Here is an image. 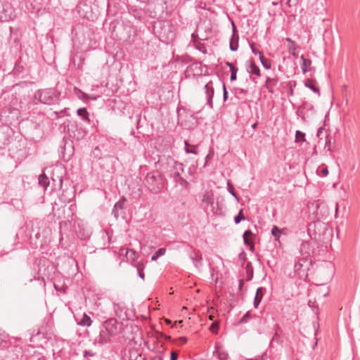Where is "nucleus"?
I'll use <instances>...</instances> for the list:
<instances>
[{
  "mask_svg": "<svg viewBox=\"0 0 360 360\" xmlns=\"http://www.w3.org/2000/svg\"><path fill=\"white\" fill-rule=\"evenodd\" d=\"M162 169L169 176L176 184H179L184 188H188L190 184L184 178L181 176V174L184 172V164L175 160L171 156H167L161 161Z\"/></svg>",
  "mask_w": 360,
  "mask_h": 360,
  "instance_id": "nucleus-1",
  "label": "nucleus"
},
{
  "mask_svg": "<svg viewBox=\"0 0 360 360\" xmlns=\"http://www.w3.org/2000/svg\"><path fill=\"white\" fill-rule=\"evenodd\" d=\"M60 96V93L53 88L37 90L32 98L34 104L53 105L56 103Z\"/></svg>",
  "mask_w": 360,
  "mask_h": 360,
  "instance_id": "nucleus-2",
  "label": "nucleus"
},
{
  "mask_svg": "<svg viewBox=\"0 0 360 360\" xmlns=\"http://www.w3.org/2000/svg\"><path fill=\"white\" fill-rule=\"evenodd\" d=\"M166 181L163 174L158 172H148L145 177V184L148 189L154 194L160 193Z\"/></svg>",
  "mask_w": 360,
  "mask_h": 360,
  "instance_id": "nucleus-3",
  "label": "nucleus"
},
{
  "mask_svg": "<svg viewBox=\"0 0 360 360\" xmlns=\"http://www.w3.org/2000/svg\"><path fill=\"white\" fill-rule=\"evenodd\" d=\"M311 266L312 260L307 257V256L297 257L294 264L295 272L300 278H307L308 271Z\"/></svg>",
  "mask_w": 360,
  "mask_h": 360,
  "instance_id": "nucleus-4",
  "label": "nucleus"
},
{
  "mask_svg": "<svg viewBox=\"0 0 360 360\" xmlns=\"http://www.w3.org/2000/svg\"><path fill=\"white\" fill-rule=\"evenodd\" d=\"M59 152L63 160L68 162L75 153L73 141L70 138L64 136L59 146Z\"/></svg>",
  "mask_w": 360,
  "mask_h": 360,
  "instance_id": "nucleus-5",
  "label": "nucleus"
},
{
  "mask_svg": "<svg viewBox=\"0 0 360 360\" xmlns=\"http://www.w3.org/2000/svg\"><path fill=\"white\" fill-rule=\"evenodd\" d=\"M15 11L7 1H0V21L8 22L15 18Z\"/></svg>",
  "mask_w": 360,
  "mask_h": 360,
  "instance_id": "nucleus-6",
  "label": "nucleus"
},
{
  "mask_svg": "<svg viewBox=\"0 0 360 360\" xmlns=\"http://www.w3.org/2000/svg\"><path fill=\"white\" fill-rule=\"evenodd\" d=\"M102 326L108 331L110 335L113 336L120 334L123 329L122 323H119L115 318H110L105 321L102 323Z\"/></svg>",
  "mask_w": 360,
  "mask_h": 360,
  "instance_id": "nucleus-7",
  "label": "nucleus"
},
{
  "mask_svg": "<svg viewBox=\"0 0 360 360\" xmlns=\"http://www.w3.org/2000/svg\"><path fill=\"white\" fill-rule=\"evenodd\" d=\"M67 128L69 136L76 139L77 140H80L85 135L84 131H83L82 128H78L75 122H69V124L67 125Z\"/></svg>",
  "mask_w": 360,
  "mask_h": 360,
  "instance_id": "nucleus-8",
  "label": "nucleus"
},
{
  "mask_svg": "<svg viewBox=\"0 0 360 360\" xmlns=\"http://www.w3.org/2000/svg\"><path fill=\"white\" fill-rule=\"evenodd\" d=\"M203 72L202 64L200 62H194L189 65L186 71L185 75L186 77H188L191 75L200 76L202 75Z\"/></svg>",
  "mask_w": 360,
  "mask_h": 360,
  "instance_id": "nucleus-9",
  "label": "nucleus"
},
{
  "mask_svg": "<svg viewBox=\"0 0 360 360\" xmlns=\"http://www.w3.org/2000/svg\"><path fill=\"white\" fill-rule=\"evenodd\" d=\"M274 334L273 338H271L270 345L274 347V345L276 343L278 345H282L283 342V330L280 327L278 324H276L274 326Z\"/></svg>",
  "mask_w": 360,
  "mask_h": 360,
  "instance_id": "nucleus-10",
  "label": "nucleus"
},
{
  "mask_svg": "<svg viewBox=\"0 0 360 360\" xmlns=\"http://www.w3.org/2000/svg\"><path fill=\"white\" fill-rule=\"evenodd\" d=\"M205 93L206 94L207 105L210 108H213V97L214 94V89L212 81L207 82L204 86Z\"/></svg>",
  "mask_w": 360,
  "mask_h": 360,
  "instance_id": "nucleus-11",
  "label": "nucleus"
},
{
  "mask_svg": "<svg viewBox=\"0 0 360 360\" xmlns=\"http://www.w3.org/2000/svg\"><path fill=\"white\" fill-rule=\"evenodd\" d=\"M113 335H110L108 330L102 326L100 330L98 336L96 338V342L101 345H105L110 342L111 337Z\"/></svg>",
  "mask_w": 360,
  "mask_h": 360,
  "instance_id": "nucleus-12",
  "label": "nucleus"
},
{
  "mask_svg": "<svg viewBox=\"0 0 360 360\" xmlns=\"http://www.w3.org/2000/svg\"><path fill=\"white\" fill-rule=\"evenodd\" d=\"M232 27H233V35L230 39V50L231 51H236L238 49V35L237 34V30L234 22L232 21Z\"/></svg>",
  "mask_w": 360,
  "mask_h": 360,
  "instance_id": "nucleus-13",
  "label": "nucleus"
},
{
  "mask_svg": "<svg viewBox=\"0 0 360 360\" xmlns=\"http://www.w3.org/2000/svg\"><path fill=\"white\" fill-rule=\"evenodd\" d=\"M247 63L246 70L250 75H256L257 77L261 76L260 69L254 60H249Z\"/></svg>",
  "mask_w": 360,
  "mask_h": 360,
  "instance_id": "nucleus-14",
  "label": "nucleus"
},
{
  "mask_svg": "<svg viewBox=\"0 0 360 360\" xmlns=\"http://www.w3.org/2000/svg\"><path fill=\"white\" fill-rule=\"evenodd\" d=\"M278 82V79L277 77L271 78L270 77H266L264 87L266 89L270 94H274V87L277 85Z\"/></svg>",
  "mask_w": 360,
  "mask_h": 360,
  "instance_id": "nucleus-15",
  "label": "nucleus"
},
{
  "mask_svg": "<svg viewBox=\"0 0 360 360\" xmlns=\"http://www.w3.org/2000/svg\"><path fill=\"white\" fill-rule=\"evenodd\" d=\"M190 259L192 260L194 266L197 269H200L202 266V255L198 252H192L189 256Z\"/></svg>",
  "mask_w": 360,
  "mask_h": 360,
  "instance_id": "nucleus-16",
  "label": "nucleus"
},
{
  "mask_svg": "<svg viewBox=\"0 0 360 360\" xmlns=\"http://www.w3.org/2000/svg\"><path fill=\"white\" fill-rule=\"evenodd\" d=\"M266 292V288L263 287H259L257 289L256 295L254 299V307L257 308L259 304H260L262 297Z\"/></svg>",
  "mask_w": 360,
  "mask_h": 360,
  "instance_id": "nucleus-17",
  "label": "nucleus"
},
{
  "mask_svg": "<svg viewBox=\"0 0 360 360\" xmlns=\"http://www.w3.org/2000/svg\"><path fill=\"white\" fill-rule=\"evenodd\" d=\"M304 86L309 89H311L313 92L317 94L319 96H320V90L319 86L316 85V82L313 79H307L304 82Z\"/></svg>",
  "mask_w": 360,
  "mask_h": 360,
  "instance_id": "nucleus-18",
  "label": "nucleus"
},
{
  "mask_svg": "<svg viewBox=\"0 0 360 360\" xmlns=\"http://www.w3.org/2000/svg\"><path fill=\"white\" fill-rule=\"evenodd\" d=\"M300 59L302 60L301 68L302 72L305 74L311 70V60L310 59L306 58L303 55L300 56Z\"/></svg>",
  "mask_w": 360,
  "mask_h": 360,
  "instance_id": "nucleus-19",
  "label": "nucleus"
},
{
  "mask_svg": "<svg viewBox=\"0 0 360 360\" xmlns=\"http://www.w3.org/2000/svg\"><path fill=\"white\" fill-rule=\"evenodd\" d=\"M126 201V198L124 197H122L118 202H117L112 209V214H114L115 217L117 219L119 217V210L123 209L124 204Z\"/></svg>",
  "mask_w": 360,
  "mask_h": 360,
  "instance_id": "nucleus-20",
  "label": "nucleus"
},
{
  "mask_svg": "<svg viewBox=\"0 0 360 360\" xmlns=\"http://www.w3.org/2000/svg\"><path fill=\"white\" fill-rule=\"evenodd\" d=\"M77 114L80 118L86 123L90 124L89 114L85 108H79L77 110Z\"/></svg>",
  "mask_w": 360,
  "mask_h": 360,
  "instance_id": "nucleus-21",
  "label": "nucleus"
},
{
  "mask_svg": "<svg viewBox=\"0 0 360 360\" xmlns=\"http://www.w3.org/2000/svg\"><path fill=\"white\" fill-rule=\"evenodd\" d=\"M300 252L302 254H304V256H309L310 255L311 252H312V248L311 246V243L309 241H304L302 242L301 247H300Z\"/></svg>",
  "mask_w": 360,
  "mask_h": 360,
  "instance_id": "nucleus-22",
  "label": "nucleus"
},
{
  "mask_svg": "<svg viewBox=\"0 0 360 360\" xmlns=\"http://www.w3.org/2000/svg\"><path fill=\"white\" fill-rule=\"evenodd\" d=\"M202 202L206 205L207 207L209 205L212 206L214 204V196L212 193L206 192L202 196Z\"/></svg>",
  "mask_w": 360,
  "mask_h": 360,
  "instance_id": "nucleus-23",
  "label": "nucleus"
},
{
  "mask_svg": "<svg viewBox=\"0 0 360 360\" xmlns=\"http://www.w3.org/2000/svg\"><path fill=\"white\" fill-rule=\"evenodd\" d=\"M125 257L127 261L134 262L137 257H139V254L133 249H127L125 252Z\"/></svg>",
  "mask_w": 360,
  "mask_h": 360,
  "instance_id": "nucleus-24",
  "label": "nucleus"
},
{
  "mask_svg": "<svg viewBox=\"0 0 360 360\" xmlns=\"http://www.w3.org/2000/svg\"><path fill=\"white\" fill-rule=\"evenodd\" d=\"M184 150L187 154L198 155V146L194 145H190L188 141H184Z\"/></svg>",
  "mask_w": 360,
  "mask_h": 360,
  "instance_id": "nucleus-25",
  "label": "nucleus"
},
{
  "mask_svg": "<svg viewBox=\"0 0 360 360\" xmlns=\"http://www.w3.org/2000/svg\"><path fill=\"white\" fill-rule=\"evenodd\" d=\"M38 180H39V184L41 186L44 187L45 189H46V188L50 184V181L49 179V177L44 173H42L41 174H40L39 176Z\"/></svg>",
  "mask_w": 360,
  "mask_h": 360,
  "instance_id": "nucleus-26",
  "label": "nucleus"
},
{
  "mask_svg": "<svg viewBox=\"0 0 360 360\" xmlns=\"http://www.w3.org/2000/svg\"><path fill=\"white\" fill-rule=\"evenodd\" d=\"M58 179L52 177V186L53 191L60 190L63 186V179L61 176H57Z\"/></svg>",
  "mask_w": 360,
  "mask_h": 360,
  "instance_id": "nucleus-27",
  "label": "nucleus"
},
{
  "mask_svg": "<svg viewBox=\"0 0 360 360\" xmlns=\"http://www.w3.org/2000/svg\"><path fill=\"white\" fill-rule=\"evenodd\" d=\"M245 271H246V281H251L253 277L254 269H253L252 263L250 262H247L246 266H245Z\"/></svg>",
  "mask_w": 360,
  "mask_h": 360,
  "instance_id": "nucleus-28",
  "label": "nucleus"
},
{
  "mask_svg": "<svg viewBox=\"0 0 360 360\" xmlns=\"http://www.w3.org/2000/svg\"><path fill=\"white\" fill-rule=\"evenodd\" d=\"M92 321L87 314H84L82 318L78 321V324L82 326H90Z\"/></svg>",
  "mask_w": 360,
  "mask_h": 360,
  "instance_id": "nucleus-29",
  "label": "nucleus"
},
{
  "mask_svg": "<svg viewBox=\"0 0 360 360\" xmlns=\"http://www.w3.org/2000/svg\"><path fill=\"white\" fill-rule=\"evenodd\" d=\"M134 266H136L138 272V275L140 278L142 279H144L145 274L143 273V269L145 268L144 263L143 262H138L136 264H134Z\"/></svg>",
  "mask_w": 360,
  "mask_h": 360,
  "instance_id": "nucleus-30",
  "label": "nucleus"
},
{
  "mask_svg": "<svg viewBox=\"0 0 360 360\" xmlns=\"http://www.w3.org/2000/svg\"><path fill=\"white\" fill-rule=\"evenodd\" d=\"M259 58V60H260L262 65H263V67L265 69H267V70L271 69V62L269 59H267L266 58L264 57V54H260V56Z\"/></svg>",
  "mask_w": 360,
  "mask_h": 360,
  "instance_id": "nucleus-31",
  "label": "nucleus"
},
{
  "mask_svg": "<svg viewBox=\"0 0 360 360\" xmlns=\"http://www.w3.org/2000/svg\"><path fill=\"white\" fill-rule=\"evenodd\" d=\"M166 252V248H159L151 257L152 261L157 260L160 257L164 255Z\"/></svg>",
  "mask_w": 360,
  "mask_h": 360,
  "instance_id": "nucleus-32",
  "label": "nucleus"
},
{
  "mask_svg": "<svg viewBox=\"0 0 360 360\" xmlns=\"http://www.w3.org/2000/svg\"><path fill=\"white\" fill-rule=\"evenodd\" d=\"M282 230L277 226H274L271 229V234L274 236L276 240H279Z\"/></svg>",
  "mask_w": 360,
  "mask_h": 360,
  "instance_id": "nucleus-33",
  "label": "nucleus"
},
{
  "mask_svg": "<svg viewBox=\"0 0 360 360\" xmlns=\"http://www.w3.org/2000/svg\"><path fill=\"white\" fill-rule=\"evenodd\" d=\"M252 318V314L250 311H247L245 314L238 321V325H241L248 323Z\"/></svg>",
  "mask_w": 360,
  "mask_h": 360,
  "instance_id": "nucleus-34",
  "label": "nucleus"
},
{
  "mask_svg": "<svg viewBox=\"0 0 360 360\" xmlns=\"http://www.w3.org/2000/svg\"><path fill=\"white\" fill-rule=\"evenodd\" d=\"M316 172L319 174L321 176H326L328 174V169L327 166L322 165L321 167H319L317 169Z\"/></svg>",
  "mask_w": 360,
  "mask_h": 360,
  "instance_id": "nucleus-35",
  "label": "nucleus"
},
{
  "mask_svg": "<svg viewBox=\"0 0 360 360\" xmlns=\"http://www.w3.org/2000/svg\"><path fill=\"white\" fill-rule=\"evenodd\" d=\"M244 219H245V217L243 214V209H240L238 212V214L234 217V222L236 224H238L242 220Z\"/></svg>",
  "mask_w": 360,
  "mask_h": 360,
  "instance_id": "nucleus-36",
  "label": "nucleus"
},
{
  "mask_svg": "<svg viewBox=\"0 0 360 360\" xmlns=\"http://www.w3.org/2000/svg\"><path fill=\"white\" fill-rule=\"evenodd\" d=\"M193 46L197 50L200 51L202 53H204V54L207 53V48H206V46L205 44L199 41L198 43H195V44H194Z\"/></svg>",
  "mask_w": 360,
  "mask_h": 360,
  "instance_id": "nucleus-37",
  "label": "nucleus"
},
{
  "mask_svg": "<svg viewBox=\"0 0 360 360\" xmlns=\"http://www.w3.org/2000/svg\"><path fill=\"white\" fill-rule=\"evenodd\" d=\"M295 141H305V134L301 131L297 130L295 133Z\"/></svg>",
  "mask_w": 360,
  "mask_h": 360,
  "instance_id": "nucleus-38",
  "label": "nucleus"
},
{
  "mask_svg": "<svg viewBox=\"0 0 360 360\" xmlns=\"http://www.w3.org/2000/svg\"><path fill=\"white\" fill-rule=\"evenodd\" d=\"M230 72H231L230 80L231 82L236 80L238 68L236 67L231 68V69L230 70Z\"/></svg>",
  "mask_w": 360,
  "mask_h": 360,
  "instance_id": "nucleus-39",
  "label": "nucleus"
},
{
  "mask_svg": "<svg viewBox=\"0 0 360 360\" xmlns=\"http://www.w3.org/2000/svg\"><path fill=\"white\" fill-rule=\"evenodd\" d=\"M227 186H228V191L229 192L233 195L234 196L236 200L238 201L239 200V198L236 194V193L234 191V187L230 183V182H228L227 184Z\"/></svg>",
  "mask_w": 360,
  "mask_h": 360,
  "instance_id": "nucleus-40",
  "label": "nucleus"
},
{
  "mask_svg": "<svg viewBox=\"0 0 360 360\" xmlns=\"http://www.w3.org/2000/svg\"><path fill=\"white\" fill-rule=\"evenodd\" d=\"M24 67L20 63H15L13 71L15 74H20L23 72Z\"/></svg>",
  "mask_w": 360,
  "mask_h": 360,
  "instance_id": "nucleus-41",
  "label": "nucleus"
},
{
  "mask_svg": "<svg viewBox=\"0 0 360 360\" xmlns=\"http://www.w3.org/2000/svg\"><path fill=\"white\" fill-rule=\"evenodd\" d=\"M235 91L236 95L241 94L245 96L248 94V90L243 88H236Z\"/></svg>",
  "mask_w": 360,
  "mask_h": 360,
  "instance_id": "nucleus-42",
  "label": "nucleus"
},
{
  "mask_svg": "<svg viewBox=\"0 0 360 360\" xmlns=\"http://www.w3.org/2000/svg\"><path fill=\"white\" fill-rule=\"evenodd\" d=\"M243 238H255V234L252 232L251 230H246L243 235Z\"/></svg>",
  "mask_w": 360,
  "mask_h": 360,
  "instance_id": "nucleus-43",
  "label": "nucleus"
},
{
  "mask_svg": "<svg viewBox=\"0 0 360 360\" xmlns=\"http://www.w3.org/2000/svg\"><path fill=\"white\" fill-rule=\"evenodd\" d=\"M250 46L251 48V50H252V52L255 54V55H258L259 57L260 56V54H263V53L260 51H259L258 49H257L255 46V43L252 42L250 44Z\"/></svg>",
  "mask_w": 360,
  "mask_h": 360,
  "instance_id": "nucleus-44",
  "label": "nucleus"
},
{
  "mask_svg": "<svg viewBox=\"0 0 360 360\" xmlns=\"http://www.w3.org/2000/svg\"><path fill=\"white\" fill-rule=\"evenodd\" d=\"M210 330L217 334L218 333V330H219V324L216 322H214L211 324V326H210Z\"/></svg>",
  "mask_w": 360,
  "mask_h": 360,
  "instance_id": "nucleus-45",
  "label": "nucleus"
},
{
  "mask_svg": "<svg viewBox=\"0 0 360 360\" xmlns=\"http://www.w3.org/2000/svg\"><path fill=\"white\" fill-rule=\"evenodd\" d=\"M288 51H289L290 53L292 54V56L297 57V53L296 52V49H295V46L290 45L288 46Z\"/></svg>",
  "mask_w": 360,
  "mask_h": 360,
  "instance_id": "nucleus-46",
  "label": "nucleus"
},
{
  "mask_svg": "<svg viewBox=\"0 0 360 360\" xmlns=\"http://www.w3.org/2000/svg\"><path fill=\"white\" fill-rule=\"evenodd\" d=\"M8 346V342L4 338L0 337V348H6Z\"/></svg>",
  "mask_w": 360,
  "mask_h": 360,
  "instance_id": "nucleus-47",
  "label": "nucleus"
},
{
  "mask_svg": "<svg viewBox=\"0 0 360 360\" xmlns=\"http://www.w3.org/2000/svg\"><path fill=\"white\" fill-rule=\"evenodd\" d=\"M191 41L193 43V45L195 44V43L199 42V37L197 33L193 32L191 34Z\"/></svg>",
  "mask_w": 360,
  "mask_h": 360,
  "instance_id": "nucleus-48",
  "label": "nucleus"
},
{
  "mask_svg": "<svg viewBox=\"0 0 360 360\" xmlns=\"http://www.w3.org/2000/svg\"><path fill=\"white\" fill-rule=\"evenodd\" d=\"M217 352L218 358L220 360H226L227 359V358H228V354H227L222 353V352H220L219 351H217Z\"/></svg>",
  "mask_w": 360,
  "mask_h": 360,
  "instance_id": "nucleus-49",
  "label": "nucleus"
},
{
  "mask_svg": "<svg viewBox=\"0 0 360 360\" xmlns=\"http://www.w3.org/2000/svg\"><path fill=\"white\" fill-rule=\"evenodd\" d=\"M228 98V91L226 88V85L223 83V100L226 101Z\"/></svg>",
  "mask_w": 360,
  "mask_h": 360,
  "instance_id": "nucleus-50",
  "label": "nucleus"
},
{
  "mask_svg": "<svg viewBox=\"0 0 360 360\" xmlns=\"http://www.w3.org/2000/svg\"><path fill=\"white\" fill-rule=\"evenodd\" d=\"M179 354L176 352L172 351L170 353V360H177Z\"/></svg>",
  "mask_w": 360,
  "mask_h": 360,
  "instance_id": "nucleus-51",
  "label": "nucleus"
},
{
  "mask_svg": "<svg viewBox=\"0 0 360 360\" xmlns=\"http://www.w3.org/2000/svg\"><path fill=\"white\" fill-rule=\"evenodd\" d=\"M253 239L254 238H243L244 244L248 246L251 245L254 243Z\"/></svg>",
  "mask_w": 360,
  "mask_h": 360,
  "instance_id": "nucleus-52",
  "label": "nucleus"
},
{
  "mask_svg": "<svg viewBox=\"0 0 360 360\" xmlns=\"http://www.w3.org/2000/svg\"><path fill=\"white\" fill-rule=\"evenodd\" d=\"M178 340L181 345H184L187 342V338L186 337H180Z\"/></svg>",
  "mask_w": 360,
  "mask_h": 360,
  "instance_id": "nucleus-53",
  "label": "nucleus"
},
{
  "mask_svg": "<svg viewBox=\"0 0 360 360\" xmlns=\"http://www.w3.org/2000/svg\"><path fill=\"white\" fill-rule=\"evenodd\" d=\"M94 355V354L91 351H84V356H85V357L88 356H92Z\"/></svg>",
  "mask_w": 360,
  "mask_h": 360,
  "instance_id": "nucleus-54",
  "label": "nucleus"
},
{
  "mask_svg": "<svg viewBox=\"0 0 360 360\" xmlns=\"http://www.w3.org/2000/svg\"><path fill=\"white\" fill-rule=\"evenodd\" d=\"M75 90L79 91L80 93H82V98H83L84 99H88V98H90V96H89V95H87L86 94H85V93H84V92H82L79 89H77V88H75Z\"/></svg>",
  "mask_w": 360,
  "mask_h": 360,
  "instance_id": "nucleus-55",
  "label": "nucleus"
},
{
  "mask_svg": "<svg viewBox=\"0 0 360 360\" xmlns=\"http://www.w3.org/2000/svg\"><path fill=\"white\" fill-rule=\"evenodd\" d=\"M239 258H240V259L245 260V258H246V253H245V252H243L242 253H240V254L239 255Z\"/></svg>",
  "mask_w": 360,
  "mask_h": 360,
  "instance_id": "nucleus-56",
  "label": "nucleus"
},
{
  "mask_svg": "<svg viewBox=\"0 0 360 360\" xmlns=\"http://www.w3.org/2000/svg\"><path fill=\"white\" fill-rule=\"evenodd\" d=\"M226 65L228 66L230 70L231 69V68H235L236 67L235 65H233V63H231L230 62H226Z\"/></svg>",
  "mask_w": 360,
  "mask_h": 360,
  "instance_id": "nucleus-57",
  "label": "nucleus"
},
{
  "mask_svg": "<svg viewBox=\"0 0 360 360\" xmlns=\"http://www.w3.org/2000/svg\"><path fill=\"white\" fill-rule=\"evenodd\" d=\"M286 41H287L288 42L290 43V44H291V45H292V46H295V41H293L290 38H287V39H286Z\"/></svg>",
  "mask_w": 360,
  "mask_h": 360,
  "instance_id": "nucleus-58",
  "label": "nucleus"
},
{
  "mask_svg": "<svg viewBox=\"0 0 360 360\" xmlns=\"http://www.w3.org/2000/svg\"><path fill=\"white\" fill-rule=\"evenodd\" d=\"M193 170H194V169H193L192 167H190L188 168V174H190V175H193Z\"/></svg>",
  "mask_w": 360,
  "mask_h": 360,
  "instance_id": "nucleus-59",
  "label": "nucleus"
},
{
  "mask_svg": "<svg viewBox=\"0 0 360 360\" xmlns=\"http://www.w3.org/2000/svg\"><path fill=\"white\" fill-rule=\"evenodd\" d=\"M152 360H163V358L160 356L154 357Z\"/></svg>",
  "mask_w": 360,
  "mask_h": 360,
  "instance_id": "nucleus-60",
  "label": "nucleus"
},
{
  "mask_svg": "<svg viewBox=\"0 0 360 360\" xmlns=\"http://www.w3.org/2000/svg\"><path fill=\"white\" fill-rule=\"evenodd\" d=\"M250 79H251L254 83H255V84H257V81L256 80V79H255V77H252L251 75H250Z\"/></svg>",
  "mask_w": 360,
  "mask_h": 360,
  "instance_id": "nucleus-61",
  "label": "nucleus"
},
{
  "mask_svg": "<svg viewBox=\"0 0 360 360\" xmlns=\"http://www.w3.org/2000/svg\"><path fill=\"white\" fill-rule=\"evenodd\" d=\"M243 285V280L239 281V288L240 289Z\"/></svg>",
  "mask_w": 360,
  "mask_h": 360,
  "instance_id": "nucleus-62",
  "label": "nucleus"
},
{
  "mask_svg": "<svg viewBox=\"0 0 360 360\" xmlns=\"http://www.w3.org/2000/svg\"><path fill=\"white\" fill-rule=\"evenodd\" d=\"M257 127V122H255L254 124H252V128L255 129Z\"/></svg>",
  "mask_w": 360,
  "mask_h": 360,
  "instance_id": "nucleus-63",
  "label": "nucleus"
},
{
  "mask_svg": "<svg viewBox=\"0 0 360 360\" xmlns=\"http://www.w3.org/2000/svg\"><path fill=\"white\" fill-rule=\"evenodd\" d=\"M37 360H46V359L44 356H41V357L37 358Z\"/></svg>",
  "mask_w": 360,
  "mask_h": 360,
  "instance_id": "nucleus-64",
  "label": "nucleus"
}]
</instances>
